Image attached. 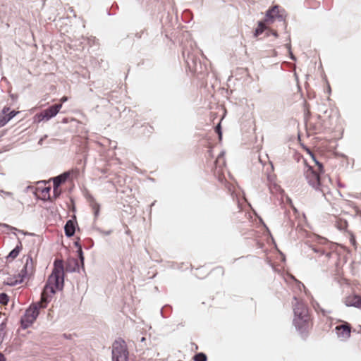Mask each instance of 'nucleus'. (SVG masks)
Masks as SVG:
<instances>
[{
    "instance_id": "nucleus-1",
    "label": "nucleus",
    "mask_w": 361,
    "mask_h": 361,
    "mask_svg": "<svg viewBox=\"0 0 361 361\" xmlns=\"http://www.w3.org/2000/svg\"><path fill=\"white\" fill-rule=\"evenodd\" d=\"M52 273L49 276L47 282L41 295V301L33 304L25 312L21 319L23 328L30 326L37 319L39 314V308H44L48 302L49 298L56 290H61L63 287L64 269L62 260H56Z\"/></svg>"
},
{
    "instance_id": "nucleus-2",
    "label": "nucleus",
    "mask_w": 361,
    "mask_h": 361,
    "mask_svg": "<svg viewBox=\"0 0 361 361\" xmlns=\"http://www.w3.org/2000/svg\"><path fill=\"white\" fill-rule=\"evenodd\" d=\"M293 312V324L296 329L301 334L309 332L313 326V319L307 306L302 302H297Z\"/></svg>"
},
{
    "instance_id": "nucleus-3",
    "label": "nucleus",
    "mask_w": 361,
    "mask_h": 361,
    "mask_svg": "<svg viewBox=\"0 0 361 361\" xmlns=\"http://www.w3.org/2000/svg\"><path fill=\"white\" fill-rule=\"evenodd\" d=\"M128 350L126 342L122 340H116L112 345L113 361H128Z\"/></svg>"
},
{
    "instance_id": "nucleus-4",
    "label": "nucleus",
    "mask_w": 361,
    "mask_h": 361,
    "mask_svg": "<svg viewBox=\"0 0 361 361\" xmlns=\"http://www.w3.org/2000/svg\"><path fill=\"white\" fill-rule=\"evenodd\" d=\"M316 164L318 166L319 172L313 170L312 167H309L305 173V177L307 180V182L309 184L315 189H320L321 186V181H320V176L319 173L323 172V166L322 165L319 163L318 161H316Z\"/></svg>"
},
{
    "instance_id": "nucleus-5",
    "label": "nucleus",
    "mask_w": 361,
    "mask_h": 361,
    "mask_svg": "<svg viewBox=\"0 0 361 361\" xmlns=\"http://www.w3.org/2000/svg\"><path fill=\"white\" fill-rule=\"evenodd\" d=\"M282 20L283 19V13H281L279 6H274L267 11L265 17V23L267 25H271L275 20Z\"/></svg>"
},
{
    "instance_id": "nucleus-6",
    "label": "nucleus",
    "mask_w": 361,
    "mask_h": 361,
    "mask_svg": "<svg viewBox=\"0 0 361 361\" xmlns=\"http://www.w3.org/2000/svg\"><path fill=\"white\" fill-rule=\"evenodd\" d=\"M215 171L214 174L218 177L220 182L223 183L225 180L224 167L226 165L224 157L219 155L215 161Z\"/></svg>"
},
{
    "instance_id": "nucleus-7",
    "label": "nucleus",
    "mask_w": 361,
    "mask_h": 361,
    "mask_svg": "<svg viewBox=\"0 0 361 361\" xmlns=\"http://www.w3.org/2000/svg\"><path fill=\"white\" fill-rule=\"evenodd\" d=\"M335 330L337 336L343 340H346L350 336L351 326L347 322L336 326Z\"/></svg>"
},
{
    "instance_id": "nucleus-8",
    "label": "nucleus",
    "mask_w": 361,
    "mask_h": 361,
    "mask_svg": "<svg viewBox=\"0 0 361 361\" xmlns=\"http://www.w3.org/2000/svg\"><path fill=\"white\" fill-rule=\"evenodd\" d=\"M17 114L18 111H11L9 107L4 106L0 114V128L4 126Z\"/></svg>"
},
{
    "instance_id": "nucleus-9",
    "label": "nucleus",
    "mask_w": 361,
    "mask_h": 361,
    "mask_svg": "<svg viewBox=\"0 0 361 361\" xmlns=\"http://www.w3.org/2000/svg\"><path fill=\"white\" fill-rule=\"evenodd\" d=\"M61 107V104L52 105L42 111L39 116L42 117V119L49 120L51 118L55 116L59 112Z\"/></svg>"
},
{
    "instance_id": "nucleus-10",
    "label": "nucleus",
    "mask_w": 361,
    "mask_h": 361,
    "mask_svg": "<svg viewBox=\"0 0 361 361\" xmlns=\"http://www.w3.org/2000/svg\"><path fill=\"white\" fill-rule=\"evenodd\" d=\"M306 126L312 130L314 133H317L322 130L323 124L320 120V117L307 118Z\"/></svg>"
},
{
    "instance_id": "nucleus-11",
    "label": "nucleus",
    "mask_w": 361,
    "mask_h": 361,
    "mask_svg": "<svg viewBox=\"0 0 361 361\" xmlns=\"http://www.w3.org/2000/svg\"><path fill=\"white\" fill-rule=\"evenodd\" d=\"M51 188L45 185L37 186L35 189V194L36 197L42 200H47L50 198Z\"/></svg>"
},
{
    "instance_id": "nucleus-12",
    "label": "nucleus",
    "mask_w": 361,
    "mask_h": 361,
    "mask_svg": "<svg viewBox=\"0 0 361 361\" xmlns=\"http://www.w3.org/2000/svg\"><path fill=\"white\" fill-rule=\"evenodd\" d=\"M33 270L32 266L28 267V262L27 261L23 268L19 273V282L23 281L25 279L29 278L32 274ZM18 281V280H16Z\"/></svg>"
},
{
    "instance_id": "nucleus-13",
    "label": "nucleus",
    "mask_w": 361,
    "mask_h": 361,
    "mask_svg": "<svg viewBox=\"0 0 361 361\" xmlns=\"http://www.w3.org/2000/svg\"><path fill=\"white\" fill-rule=\"evenodd\" d=\"M187 63L190 71L194 73H201L202 63L200 61L197 62L193 58L188 57Z\"/></svg>"
},
{
    "instance_id": "nucleus-14",
    "label": "nucleus",
    "mask_w": 361,
    "mask_h": 361,
    "mask_svg": "<svg viewBox=\"0 0 361 361\" xmlns=\"http://www.w3.org/2000/svg\"><path fill=\"white\" fill-rule=\"evenodd\" d=\"M345 304L348 306H354L361 308V296L353 295L345 298Z\"/></svg>"
},
{
    "instance_id": "nucleus-15",
    "label": "nucleus",
    "mask_w": 361,
    "mask_h": 361,
    "mask_svg": "<svg viewBox=\"0 0 361 361\" xmlns=\"http://www.w3.org/2000/svg\"><path fill=\"white\" fill-rule=\"evenodd\" d=\"M77 224L75 220H68L64 227L65 233L67 236H73L75 231V224Z\"/></svg>"
},
{
    "instance_id": "nucleus-16",
    "label": "nucleus",
    "mask_w": 361,
    "mask_h": 361,
    "mask_svg": "<svg viewBox=\"0 0 361 361\" xmlns=\"http://www.w3.org/2000/svg\"><path fill=\"white\" fill-rule=\"evenodd\" d=\"M22 249H23V245H22L21 242H19L18 245H17L16 247L13 250H11L10 252V253L8 254V255L7 257V259L13 260L14 259H16L18 257V255H19V253L20 252Z\"/></svg>"
},
{
    "instance_id": "nucleus-17",
    "label": "nucleus",
    "mask_w": 361,
    "mask_h": 361,
    "mask_svg": "<svg viewBox=\"0 0 361 361\" xmlns=\"http://www.w3.org/2000/svg\"><path fill=\"white\" fill-rule=\"evenodd\" d=\"M68 178V174L63 173L54 178V190L56 192L58 187L64 183Z\"/></svg>"
},
{
    "instance_id": "nucleus-18",
    "label": "nucleus",
    "mask_w": 361,
    "mask_h": 361,
    "mask_svg": "<svg viewBox=\"0 0 361 361\" xmlns=\"http://www.w3.org/2000/svg\"><path fill=\"white\" fill-rule=\"evenodd\" d=\"M334 225L341 231H345L348 226L346 220L338 217H336Z\"/></svg>"
},
{
    "instance_id": "nucleus-19",
    "label": "nucleus",
    "mask_w": 361,
    "mask_h": 361,
    "mask_svg": "<svg viewBox=\"0 0 361 361\" xmlns=\"http://www.w3.org/2000/svg\"><path fill=\"white\" fill-rule=\"evenodd\" d=\"M214 133L216 135L217 137L215 138L214 140H213L212 143H209V145L208 146L209 148L212 147V146L214 145V143L216 142V139L220 141L221 140L222 133L221 131V126L220 123H218V125L216 126V128L214 130Z\"/></svg>"
},
{
    "instance_id": "nucleus-20",
    "label": "nucleus",
    "mask_w": 361,
    "mask_h": 361,
    "mask_svg": "<svg viewBox=\"0 0 361 361\" xmlns=\"http://www.w3.org/2000/svg\"><path fill=\"white\" fill-rule=\"evenodd\" d=\"M267 23H265V20L264 22H259L257 27L255 30V36L258 37L261 34L263 33V32L267 29Z\"/></svg>"
},
{
    "instance_id": "nucleus-21",
    "label": "nucleus",
    "mask_w": 361,
    "mask_h": 361,
    "mask_svg": "<svg viewBox=\"0 0 361 361\" xmlns=\"http://www.w3.org/2000/svg\"><path fill=\"white\" fill-rule=\"evenodd\" d=\"M90 207L94 212L95 216H98L100 210V205L96 200L93 198L91 199L90 202Z\"/></svg>"
},
{
    "instance_id": "nucleus-22",
    "label": "nucleus",
    "mask_w": 361,
    "mask_h": 361,
    "mask_svg": "<svg viewBox=\"0 0 361 361\" xmlns=\"http://www.w3.org/2000/svg\"><path fill=\"white\" fill-rule=\"evenodd\" d=\"M305 122L307 121V118H312L310 117V105L305 102Z\"/></svg>"
},
{
    "instance_id": "nucleus-23",
    "label": "nucleus",
    "mask_w": 361,
    "mask_h": 361,
    "mask_svg": "<svg viewBox=\"0 0 361 361\" xmlns=\"http://www.w3.org/2000/svg\"><path fill=\"white\" fill-rule=\"evenodd\" d=\"M8 302V296L6 293L0 294V304L7 305Z\"/></svg>"
},
{
    "instance_id": "nucleus-24",
    "label": "nucleus",
    "mask_w": 361,
    "mask_h": 361,
    "mask_svg": "<svg viewBox=\"0 0 361 361\" xmlns=\"http://www.w3.org/2000/svg\"><path fill=\"white\" fill-rule=\"evenodd\" d=\"M195 361H203V353H200L194 357Z\"/></svg>"
},
{
    "instance_id": "nucleus-25",
    "label": "nucleus",
    "mask_w": 361,
    "mask_h": 361,
    "mask_svg": "<svg viewBox=\"0 0 361 361\" xmlns=\"http://www.w3.org/2000/svg\"><path fill=\"white\" fill-rule=\"evenodd\" d=\"M66 101H68V97L66 96H63L62 97L61 99H60V102H61V104H62L63 103L66 102Z\"/></svg>"
},
{
    "instance_id": "nucleus-26",
    "label": "nucleus",
    "mask_w": 361,
    "mask_h": 361,
    "mask_svg": "<svg viewBox=\"0 0 361 361\" xmlns=\"http://www.w3.org/2000/svg\"><path fill=\"white\" fill-rule=\"evenodd\" d=\"M80 258L81 259L82 263H83V256H82V252L81 248L80 249Z\"/></svg>"
},
{
    "instance_id": "nucleus-27",
    "label": "nucleus",
    "mask_w": 361,
    "mask_h": 361,
    "mask_svg": "<svg viewBox=\"0 0 361 361\" xmlns=\"http://www.w3.org/2000/svg\"><path fill=\"white\" fill-rule=\"evenodd\" d=\"M0 361H6L5 356L0 353Z\"/></svg>"
},
{
    "instance_id": "nucleus-28",
    "label": "nucleus",
    "mask_w": 361,
    "mask_h": 361,
    "mask_svg": "<svg viewBox=\"0 0 361 361\" xmlns=\"http://www.w3.org/2000/svg\"><path fill=\"white\" fill-rule=\"evenodd\" d=\"M204 361H207V357H206V355H204Z\"/></svg>"
},
{
    "instance_id": "nucleus-29",
    "label": "nucleus",
    "mask_w": 361,
    "mask_h": 361,
    "mask_svg": "<svg viewBox=\"0 0 361 361\" xmlns=\"http://www.w3.org/2000/svg\"><path fill=\"white\" fill-rule=\"evenodd\" d=\"M352 241L353 242V243H355V242L354 238L352 239Z\"/></svg>"
},
{
    "instance_id": "nucleus-30",
    "label": "nucleus",
    "mask_w": 361,
    "mask_h": 361,
    "mask_svg": "<svg viewBox=\"0 0 361 361\" xmlns=\"http://www.w3.org/2000/svg\"><path fill=\"white\" fill-rule=\"evenodd\" d=\"M243 257H242V258H243ZM240 259H241V257H240ZM238 259H240V258H236L235 260L236 261V260H238Z\"/></svg>"
},
{
    "instance_id": "nucleus-31",
    "label": "nucleus",
    "mask_w": 361,
    "mask_h": 361,
    "mask_svg": "<svg viewBox=\"0 0 361 361\" xmlns=\"http://www.w3.org/2000/svg\"><path fill=\"white\" fill-rule=\"evenodd\" d=\"M274 35L275 36H277V34H276V32H274Z\"/></svg>"
}]
</instances>
